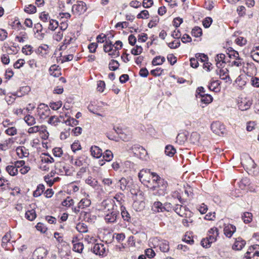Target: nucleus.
Returning <instances> with one entry per match:
<instances>
[{
	"mask_svg": "<svg viewBox=\"0 0 259 259\" xmlns=\"http://www.w3.org/2000/svg\"><path fill=\"white\" fill-rule=\"evenodd\" d=\"M167 183L164 179L159 180L156 184H154L150 189L154 191L153 194L157 196H163L167 193Z\"/></svg>",
	"mask_w": 259,
	"mask_h": 259,
	"instance_id": "obj_1",
	"label": "nucleus"
},
{
	"mask_svg": "<svg viewBox=\"0 0 259 259\" xmlns=\"http://www.w3.org/2000/svg\"><path fill=\"white\" fill-rule=\"evenodd\" d=\"M151 175V174L149 169H142L139 173V178L140 181L144 185L150 188L152 186L150 182Z\"/></svg>",
	"mask_w": 259,
	"mask_h": 259,
	"instance_id": "obj_2",
	"label": "nucleus"
},
{
	"mask_svg": "<svg viewBox=\"0 0 259 259\" xmlns=\"http://www.w3.org/2000/svg\"><path fill=\"white\" fill-rule=\"evenodd\" d=\"M37 114L41 119H45L51 114L49 106L45 104H40L37 108Z\"/></svg>",
	"mask_w": 259,
	"mask_h": 259,
	"instance_id": "obj_3",
	"label": "nucleus"
},
{
	"mask_svg": "<svg viewBox=\"0 0 259 259\" xmlns=\"http://www.w3.org/2000/svg\"><path fill=\"white\" fill-rule=\"evenodd\" d=\"M86 4L82 2H78L72 7V12L73 14L79 16L83 14L87 10Z\"/></svg>",
	"mask_w": 259,
	"mask_h": 259,
	"instance_id": "obj_4",
	"label": "nucleus"
},
{
	"mask_svg": "<svg viewBox=\"0 0 259 259\" xmlns=\"http://www.w3.org/2000/svg\"><path fill=\"white\" fill-rule=\"evenodd\" d=\"M211 129L214 133L219 136L224 134L225 132L224 125L219 121H214L211 123Z\"/></svg>",
	"mask_w": 259,
	"mask_h": 259,
	"instance_id": "obj_5",
	"label": "nucleus"
},
{
	"mask_svg": "<svg viewBox=\"0 0 259 259\" xmlns=\"http://www.w3.org/2000/svg\"><path fill=\"white\" fill-rule=\"evenodd\" d=\"M255 256H259V245L257 244L250 246L246 252L244 257L246 259H251Z\"/></svg>",
	"mask_w": 259,
	"mask_h": 259,
	"instance_id": "obj_6",
	"label": "nucleus"
},
{
	"mask_svg": "<svg viewBox=\"0 0 259 259\" xmlns=\"http://www.w3.org/2000/svg\"><path fill=\"white\" fill-rule=\"evenodd\" d=\"M48 250L44 247H39L36 249L33 253V256L35 259H45L47 254Z\"/></svg>",
	"mask_w": 259,
	"mask_h": 259,
	"instance_id": "obj_7",
	"label": "nucleus"
},
{
	"mask_svg": "<svg viewBox=\"0 0 259 259\" xmlns=\"http://www.w3.org/2000/svg\"><path fill=\"white\" fill-rule=\"evenodd\" d=\"M153 241L157 243L159 242L158 245L159 247L160 250L163 252H167L169 251V242L167 240H160L158 238L156 237L153 239Z\"/></svg>",
	"mask_w": 259,
	"mask_h": 259,
	"instance_id": "obj_8",
	"label": "nucleus"
},
{
	"mask_svg": "<svg viewBox=\"0 0 259 259\" xmlns=\"http://www.w3.org/2000/svg\"><path fill=\"white\" fill-rule=\"evenodd\" d=\"M11 235L10 233H7L2 238V246L6 250H11L12 246V243L10 242Z\"/></svg>",
	"mask_w": 259,
	"mask_h": 259,
	"instance_id": "obj_9",
	"label": "nucleus"
},
{
	"mask_svg": "<svg viewBox=\"0 0 259 259\" xmlns=\"http://www.w3.org/2000/svg\"><path fill=\"white\" fill-rule=\"evenodd\" d=\"M93 252L99 256H104L106 255V248L102 244H96L92 248Z\"/></svg>",
	"mask_w": 259,
	"mask_h": 259,
	"instance_id": "obj_10",
	"label": "nucleus"
},
{
	"mask_svg": "<svg viewBox=\"0 0 259 259\" xmlns=\"http://www.w3.org/2000/svg\"><path fill=\"white\" fill-rule=\"evenodd\" d=\"M221 79L225 81L226 82L231 84L232 79L228 74V70L227 69H221L219 72L217 73Z\"/></svg>",
	"mask_w": 259,
	"mask_h": 259,
	"instance_id": "obj_11",
	"label": "nucleus"
},
{
	"mask_svg": "<svg viewBox=\"0 0 259 259\" xmlns=\"http://www.w3.org/2000/svg\"><path fill=\"white\" fill-rule=\"evenodd\" d=\"M236 230V227L232 224L225 225L224 228V233L227 237L231 238Z\"/></svg>",
	"mask_w": 259,
	"mask_h": 259,
	"instance_id": "obj_12",
	"label": "nucleus"
},
{
	"mask_svg": "<svg viewBox=\"0 0 259 259\" xmlns=\"http://www.w3.org/2000/svg\"><path fill=\"white\" fill-rule=\"evenodd\" d=\"M119 139L122 141H127L128 138L123 131V130L119 129L118 128L117 130L114 128V140L118 141Z\"/></svg>",
	"mask_w": 259,
	"mask_h": 259,
	"instance_id": "obj_13",
	"label": "nucleus"
},
{
	"mask_svg": "<svg viewBox=\"0 0 259 259\" xmlns=\"http://www.w3.org/2000/svg\"><path fill=\"white\" fill-rule=\"evenodd\" d=\"M174 211L181 217H185L187 212L189 211L188 208L185 206L180 204H176L174 208Z\"/></svg>",
	"mask_w": 259,
	"mask_h": 259,
	"instance_id": "obj_14",
	"label": "nucleus"
},
{
	"mask_svg": "<svg viewBox=\"0 0 259 259\" xmlns=\"http://www.w3.org/2000/svg\"><path fill=\"white\" fill-rule=\"evenodd\" d=\"M218 235V229L217 228H212L208 231V237H207L206 238L208 239L210 243H212L217 240V238Z\"/></svg>",
	"mask_w": 259,
	"mask_h": 259,
	"instance_id": "obj_15",
	"label": "nucleus"
},
{
	"mask_svg": "<svg viewBox=\"0 0 259 259\" xmlns=\"http://www.w3.org/2000/svg\"><path fill=\"white\" fill-rule=\"evenodd\" d=\"M246 244V242L241 237H238L236 239L235 242L232 246V248L236 250H241Z\"/></svg>",
	"mask_w": 259,
	"mask_h": 259,
	"instance_id": "obj_16",
	"label": "nucleus"
},
{
	"mask_svg": "<svg viewBox=\"0 0 259 259\" xmlns=\"http://www.w3.org/2000/svg\"><path fill=\"white\" fill-rule=\"evenodd\" d=\"M166 209V207L160 201L154 202L152 206V210L155 213L164 212Z\"/></svg>",
	"mask_w": 259,
	"mask_h": 259,
	"instance_id": "obj_17",
	"label": "nucleus"
},
{
	"mask_svg": "<svg viewBox=\"0 0 259 259\" xmlns=\"http://www.w3.org/2000/svg\"><path fill=\"white\" fill-rule=\"evenodd\" d=\"M113 37V35L110 34L108 36V40H106L105 44L104 45V50L105 52L108 53L109 55H111L113 53L112 52L113 45L110 40V38Z\"/></svg>",
	"mask_w": 259,
	"mask_h": 259,
	"instance_id": "obj_18",
	"label": "nucleus"
},
{
	"mask_svg": "<svg viewBox=\"0 0 259 259\" xmlns=\"http://www.w3.org/2000/svg\"><path fill=\"white\" fill-rule=\"evenodd\" d=\"M59 66L53 65L50 67L49 72L51 75L54 77H59L61 74Z\"/></svg>",
	"mask_w": 259,
	"mask_h": 259,
	"instance_id": "obj_19",
	"label": "nucleus"
},
{
	"mask_svg": "<svg viewBox=\"0 0 259 259\" xmlns=\"http://www.w3.org/2000/svg\"><path fill=\"white\" fill-rule=\"evenodd\" d=\"M225 55L224 54H220L217 55L215 57V61L216 62V65L218 68L223 67L225 63Z\"/></svg>",
	"mask_w": 259,
	"mask_h": 259,
	"instance_id": "obj_20",
	"label": "nucleus"
},
{
	"mask_svg": "<svg viewBox=\"0 0 259 259\" xmlns=\"http://www.w3.org/2000/svg\"><path fill=\"white\" fill-rule=\"evenodd\" d=\"M59 170L62 173V175L70 176L72 174V171L70 169V166L64 163H60Z\"/></svg>",
	"mask_w": 259,
	"mask_h": 259,
	"instance_id": "obj_21",
	"label": "nucleus"
},
{
	"mask_svg": "<svg viewBox=\"0 0 259 259\" xmlns=\"http://www.w3.org/2000/svg\"><path fill=\"white\" fill-rule=\"evenodd\" d=\"M124 195L123 194L120 193V194H117L114 196V199L116 200V203L114 202V205H115L116 207H120L121 206H124V201L123 200Z\"/></svg>",
	"mask_w": 259,
	"mask_h": 259,
	"instance_id": "obj_22",
	"label": "nucleus"
},
{
	"mask_svg": "<svg viewBox=\"0 0 259 259\" xmlns=\"http://www.w3.org/2000/svg\"><path fill=\"white\" fill-rule=\"evenodd\" d=\"M92 155L96 158H99L102 154V151L98 147L94 146L91 148L90 150Z\"/></svg>",
	"mask_w": 259,
	"mask_h": 259,
	"instance_id": "obj_23",
	"label": "nucleus"
},
{
	"mask_svg": "<svg viewBox=\"0 0 259 259\" xmlns=\"http://www.w3.org/2000/svg\"><path fill=\"white\" fill-rule=\"evenodd\" d=\"M91 203V201L90 199L87 198H82L80 200L78 204V208L83 209L85 207H89Z\"/></svg>",
	"mask_w": 259,
	"mask_h": 259,
	"instance_id": "obj_24",
	"label": "nucleus"
},
{
	"mask_svg": "<svg viewBox=\"0 0 259 259\" xmlns=\"http://www.w3.org/2000/svg\"><path fill=\"white\" fill-rule=\"evenodd\" d=\"M39 18L40 20L44 23V25L47 26L48 23L51 20L48 13L45 12H41L39 15Z\"/></svg>",
	"mask_w": 259,
	"mask_h": 259,
	"instance_id": "obj_25",
	"label": "nucleus"
},
{
	"mask_svg": "<svg viewBox=\"0 0 259 259\" xmlns=\"http://www.w3.org/2000/svg\"><path fill=\"white\" fill-rule=\"evenodd\" d=\"M201 101L205 104L210 103L212 101V97L208 94H200Z\"/></svg>",
	"mask_w": 259,
	"mask_h": 259,
	"instance_id": "obj_26",
	"label": "nucleus"
},
{
	"mask_svg": "<svg viewBox=\"0 0 259 259\" xmlns=\"http://www.w3.org/2000/svg\"><path fill=\"white\" fill-rule=\"evenodd\" d=\"M176 152V150L172 145H167L165 148V153L166 155L172 157Z\"/></svg>",
	"mask_w": 259,
	"mask_h": 259,
	"instance_id": "obj_27",
	"label": "nucleus"
},
{
	"mask_svg": "<svg viewBox=\"0 0 259 259\" xmlns=\"http://www.w3.org/2000/svg\"><path fill=\"white\" fill-rule=\"evenodd\" d=\"M36 217L35 211L34 209L28 210L25 213V218L29 221H33Z\"/></svg>",
	"mask_w": 259,
	"mask_h": 259,
	"instance_id": "obj_28",
	"label": "nucleus"
},
{
	"mask_svg": "<svg viewBox=\"0 0 259 259\" xmlns=\"http://www.w3.org/2000/svg\"><path fill=\"white\" fill-rule=\"evenodd\" d=\"M45 186L42 184H39L36 189L33 192V196L35 197H37L41 195V194L44 192L45 190Z\"/></svg>",
	"mask_w": 259,
	"mask_h": 259,
	"instance_id": "obj_29",
	"label": "nucleus"
},
{
	"mask_svg": "<svg viewBox=\"0 0 259 259\" xmlns=\"http://www.w3.org/2000/svg\"><path fill=\"white\" fill-rule=\"evenodd\" d=\"M165 59L164 57L158 56L154 58L152 61L153 65H160L163 63Z\"/></svg>",
	"mask_w": 259,
	"mask_h": 259,
	"instance_id": "obj_30",
	"label": "nucleus"
},
{
	"mask_svg": "<svg viewBox=\"0 0 259 259\" xmlns=\"http://www.w3.org/2000/svg\"><path fill=\"white\" fill-rule=\"evenodd\" d=\"M24 120L29 126L33 125L36 123L35 118L30 115H26L24 118Z\"/></svg>",
	"mask_w": 259,
	"mask_h": 259,
	"instance_id": "obj_31",
	"label": "nucleus"
},
{
	"mask_svg": "<svg viewBox=\"0 0 259 259\" xmlns=\"http://www.w3.org/2000/svg\"><path fill=\"white\" fill-rule=\"evenodd\" d=\"M7 171L12 176H14L17 175L18 170L17 167L14 165H8L6 167Z\"/></svg>",
	"mask_w": 259,
	"mask_h": 259,
	"instance_id": "obj_32",
	"label": "nucleus"
},
{
	"mask_svg": "<svg viewBox=\"0 0 259 259\" xmlns=\"http://www.w3.org/2000/svg\"><path fill=\"white\" fill-rule=\"evenodd\" d=\"M242 219L245 224L249 223L252 221V214L250 212H245L243 213V214L242 215Z\"/></svg>",
	"mask_w": 259,
	"mask_h": 259,
	"instance_id": "obj_33",
	"label": "nucleus"
},
{
	"mask_svg": "<svg viewBox=\"0 0 259 259\" xmlns=\"http://www.w3.org/2000/svg\"><path fill=\"white\" fill-rule=\"evenodd\" d=\"M60 122V118L55 115L51 116L48 121V123L54 126H56Z\"/></svg>",
	"mask_w": 259,
	"mask_h": 259,
	"instance_id": "obj_34",
	"label": "nucleus"
},
{
	"mask_svg": "<svg viewBox=\"0 0 259 259\" xmlns=\"http://www.w3.org/2000/svg\"><path fill=\"white\" fill-rule=\"evenodd\" d=\"M119 209L121 211V214L122 215V218L125 221H128L130 219V214L126 210L125 207L123 206H121L119 207Z\"/></svg>",
	"mask_w": 259,
	"mask_h": 259,
	"instance_id": "obj_35",
	"label": "nucleus"
},
{
	"mask_svg": "<svg viewBox=\"0 0 259 259\" xmlns=\"http://www.w3.org/2000/svg\"><path fill=\"white\" fill-rule=\"evenodd\" d=\"M251 104V103L250 101H246L244 100L241 102V103L239 104V107L241 110H246L249 108Z\"/></svg>",
	"mask_w": 259,
	"mask_h": 259,
	"instance_id": "obj_36",
	"label": "nucleus"
},
{
	"mask_svg": "<svg viewBox=\"0 0 259 259\" xmlns=\"http://www.w3.org/2000/svg\"><path fill=\"white\" fill-rule=\"evenodd\" d=\"M58 26V22L55 20L51 19L49 22L48 28L51 30H55Z\"/></svg>",
	"mask_w": 259,
	"mask_h": 259,
	"instance_id": "obj_37",
	"label": "nucleus"
},
{
	"mask_svg": "<svg viewBox=\"0 0 259 259\" xmlns=\"http://www.w3.org/2000/svg\"><path fill=\"white\" fill-rule=\"evenodd\" d=\"M220 83L221 82L219 80L212 81L210 84L208 85V88L210 90L217 91L218 89L219 90L218 87L220 85Z\"/></svg>",
	"mask_w": 259,
	"mask_h": 259,
	"instance_id": "obj_38",
	"label": "nucleus"
},
{
	"mask_svg": "<svg viewBox=\"0 0 259 259\" xmlns=\"http://www.w3.org/2000/svg\"><path fill=\"white\" fill-rule=\"evenodd\" d=\"M76 230L80 233H86L88 232V228L83 223H78L76 226Z\"/></svg>",
	"mask_w": 259,
	"mask_h": 259,
	"instance_id": "obj_39",
	"label": "nucleus"
},
{
	"mask_svg": "<svg viewBox=\"0 0 259 259\" xmlns=\"http://www.w3.org/2000/svg\"><path fill=\"white\" fill-rule=\"evenodd\" d=\"M202 34V31L201 28L195 26L192 30V34L196 37L200 36Z\"/></svg>",
	"mask_w": 259,
	"mask_h": 259,
	"instance_id": "obj_40",
	"label": "nucleus"
},
{
	"mask_svg": "<svg viewBox=\"0 0 259 259\" xmlns=\"http://www.w3.org/2000/svg\"><path fill=\"white\" fill-rule=\"evenodd\" d=\"M27 34L25 32H22L20 33V35H17L15 37V41L19 42H23L27 39Z\"/></svg>",
	"mask_w": 259,
	"mask_h": 259,
	"instance_id": "obj_41",
	"label": "nucleus"
},
{
	"mask_svg": "<svg viewBox=\"0 0 259 259\" xmlns=\"http://www.w3.org/2000/svg\"><path fill=\"white\" fill-rule=\"evenodd\" d=\"M113 157V154L110 150H106L104 155H103V158L105 159L106 161H110L112 159V158Z\"/></svg>",
	"mask_w": 259,
	"mask_h": 259,
	"instance_id": "obj_42",
	"label": "nucleus"
},
{
	"mask_svg": "<svg viewBox=\"0 0 259 259\" xmlns=\"http://www.w3.org/2000/svg\"><path fill=\"white\" fill-rule=\"evenodd\" d=\"M230 63L232 66H235L237 67H239L243 64V59L240 57L236 58L234 59V60L230 61Z\"/></svg>",
	"mask_w": 259,
	"mask_h": 259,
	"instance_id": "obj_43",
	"label": "nucleus"
},
{
	"mask_svg": "<svg viewBox=\"0 0 259 259\" xmlns=\"http://www.w3.org/2000/svg\"><path fill=\"white\" fill-rule=\"evenodd\" d=\"M127 184V182L125 178H121L119 180L117 183V187H119L120 189L122 190H124Z\"/></svg>",
	"mask_w": 259,
	"mask_h": 259,
	"instance_id": "obj_44",
	"label": "nucleus"
},
{
	"mask_svg": "<svg viewBox=\"0 0 259 259\" xmlns=\"http://www.w3.org/2000/svg\"><path fill=\"white\" fill-rule=\"evenodd\" d=\"M83 249V245L82 243L78 242L73 244V250L77 252H81Z\"/></svg>",
	"mask_w": 259,
	"mask_h": 259,
	"instance_id": "obj_45",
	"label": "nucleus"
},
{
	"mask_svg": "<svg viewBox=\"0 0 259 259\" xmlns=\"http://www.w3.org/2000/svg\"><path fill=\"white\" fill-rule=\"evenodd\" d=\"M195 57L198 60V61H201V62L204 63L208 61L207 56L204 54H196Z\"/></svg>",
	"mask_w": 259,
	"mask_h": 259,
	"instance_id": "obj_46",
	"label": "nucleus"
},
{
	"mask_svg": "<svg viewBox=\"0 0 259 259\" xmlns=\"http://www.w3.org/2000/svg\"><path fill=\"white\" fill-rule=\"evenodd\" d=\"M143 52V48L141 46H136L135 48L131 50V53L134 55H138L141 54Z\"/></svg>",
	"mask_w": 259,
	"mask_h": 259,
	"instance_id": "obj_47",
	"label": "nucleus"
},
{
	"mask_svg": "<svg viewBox=\"0 0 259 259\" xmlns=\"http://www.w3.org/2000/svg\"><path fill=\"white\" fill-rule=\"evenodd\" d=\"M24 11L25 12L27 13L33 14L36 12V8L34 6L29 5L27 7H26V8L24 9Z\"/></svg>",
	"mask_w": 259,
	"mask_h": 259,
	"instance_id": "obj_48",
	"label": "nucleus"
},
{
	"mask_svg": "<svg viewBox=\"0 0 259 259\" xmlns=\"http://www.w3.org/2000/svg\"><path fill=\"white\" fill-rule=\"evenodd\" d=\"M228 56L231 59H235L236 58H239V53L235 50H229V52L227 53Z\"/></svg>",
	"mask_w": 259,
	"mask_h": 259,
	"instance_id": "obj_49",
	"label": "nucleus"
},
{
	"mask_svg": "<svg viewBox=\"0 0 259 259\" xmlns=\"http://www.w3.org/2000/svg\"><path fill=\"white\" fill-rule=\"evenodd\" d=\"M113 211L111 210L108 213L106 214L105 217V220L106 223H112L113 222Z\"/></svg>",
	"mask_w": 259,
	"mask_h": 259,
	"instance_id": "obj_50",
	"label": "nucleus"
},
{
	"mask_svg": "<svg viewBox=\"0 0 259 259\" xmlns=\"http://www.w3.org/2000/svg\"><path fill=\"white\" fill-rule=\"evenodd\" d=\"M39 128L40 130L38 132L44 134V135L42 136V138L44 139H47L49 136V133L47 130V127L45 125H41L39 126Z\"/></svg>",
	"mask_w": 259,
	"mask_h": 259,
	"instance_id": "obj_51",
	"label": "nucleus"
},
{
	"mask_svg": "<svg viewBox=\"0 0 259 259\" xmlns=\"http://www.w3.org/2000/svg\"><path fill=\"white\" fill-rule=\"evenodd\" d=\"M74 204V200L68 197L65 200H64L62 202V204L64 206H70L71 205Z\"/></svg>",
	"mask_w": 259,
	"mask_h": 259,
	"instance_id": "obj_52",
	"label": "nucleus"
},
{
	"mask_svg": "<svg viewBox=\"0 0 259 259\" xmlns=\"http://www.w3.org/2000/svg\"><path fill=\"white\" fill-rule=\"evenodd\" d=\"M65 122L69 125L74 126L78 124V121L74 118H68Z\"/></svg>",
	"mask_w": 259,
	"mask_h": 259,
	"instance_id": "obj_53",
	"label": "nucleus"
},
{
	"mask_svg": "<svg viewBox=\"0 0 259 259\" xmlns=\"http://www.w3.org/2000/svg\"><path fill=\"white\" fill-rule=\"evenodd\" d=\"M149 12L147 10H143L137 15L138 19H147L149 17Z\"/></svg>",
	"mask_w": 259,
	"mask_h": 259,
	"instance_id": "obj_54",
	"label": "nucleus"
},
{
	"mask_svg": "<svg viewBox=\"0 0 259 259\" xmlns=\"http://www.w3.org/2000/svg\"><path fill=\"white\" fill-rule=\"evenodd\" d=\"M180 44H181V43L179 39L175 40L167 44L168 46L170 49H173L178 48L180 46Z\"/></svg>",
	"mask_w": 259,
	"mask_h": 259,
	"instance_id": "obj_55",
	"label": "nucleus"
},
{
	"mask_svg": "<svg viewBox=\"0 0 259 259\" xmlns=\"http://www.w3.org/2000/svg\"><path fill=\"white\" fill-rule=\"evenodd\" d=\"M63 36V31L59 30V31L55 32L53 36V38L55 40L59 41L62 39Z\"/></svg>",
	"mask_w": 259,
	"mask_h": 259,
	"instance_id": "obj_56",
	"label": "nucleus"
},
{
	"mask_svg": "<svg viewBox=\"0 0 259 259\" xmlns=\"http://www.w3.org/2000/svg\"><path fill=\"white\" fill-rule=\"evenodd\" d=\"M85 162V159L83 157H79L77 159H75L74 163V165L77 166H81L83 165V163Z\"/></svg>",
	"mask_w": 259,
	"mask_h": 259,
	"instance_id": "obj_57",
	"label": "nucleus"
},
{
	"mask_svg": "<svg viewBox=\"0 0 259 259\" xmlns=\"http://www.w3.org/2000/svg\"><path fill=\"white\" fill-rule=\"evenodd\" d=\"M212 22V19L210 17H206L203 21V25L205 28H208Z\"/></svg>",
	"mask_w": 259,
	"mask_h": 259,
	"instance_id": "obj_58",
	"label": "nucleus"
},
{
	"mask_svg": "<svg viewBox=\"0 0 259 259\" xmlns=\"http://www.w3.org/2000/svg\"><path fill=\"white\" fill-rule=\"evenodd\" d=\"M133 207L136 211H140L144 207V203L142 201L139 204V202L135 201L133 203Z\"/></svg>",
	"mask_w": 259,
	"mask_h": 259,
	"instance_id": "obj_59",
	"label": "nucleus"
},
{
	"mask_svg": "<svg viewBox=\"0 0 259 259\" xmlns=\"http://www.w3.org/2000/svg\"><path fill=\"white\" fill-rule=\"evenodd\" d=\"M17 129L15 127H11L6 130L5 133L9 136H14L17 134Z\"/></svg>",
	"mask_w": 259,
	"mask_h": 259,
	"instance_id": "obj_60",
	"label": "nucleus"
},
{
	"mask_svg": "<svg viewBox=\"0 0 259 259\" xmlns=\"http://www.w3.org/2000/svg\"><path fill=\"white\" fill-rule=\"evenodd\" d=\"M53 154L55 156L60 157L63 154L62 150L60 147H56L53 150Z\"/></svg>",
	"mask_w": 259,
	"mask_h": 259,
	"instance_id": "obj_61",
	"label": "nucleus"
},
{
	"mask_svg": "<svg viewBox=\"0 0 259 259\" xmlns=\"http://www.w3.org/2000/svg\"><path fill=\"white\" fill-rule=\"evenodd\" d=\"M62 106L61 102H57L55 103H51L50 107L54 110H57L59 109Z\"/></svg>",
	"mask_w": 259,
	"mask_h": 259,
	"instance_id": "obj_62",
	"label": "nucleus"
},
{
	"mask_svg": "<svg viewBox=\"0 0 259 259\" xmlns=\"http://www.w3.org/2000/svg\"><path fill=\"white\" fill-rule=\"evenodd\" d=\"M105 87V83L104 81L99 80L97 82V90L100 92H103Z\"/></svg>",
	"mask_w": 259,
	"mask_h": 259,
	"instance_id": "obj_63",
	"label": "nucleus"
},
{
	"mask_svg": "<svg viewBox=\"0 0 259 259\" xmlns=\"http://www.w3.org/2000/svg\"><path fill=\"white\" fill-rule=\"evenodd\" d=\"M251 56L254 61L259 63V52L253 50L251 52Z\"/></svg>",
	"mask_w": 259,
	"mask_h": 259,
	"instance_id": "obj_64",
	"label": "nucleus"
}]
</instances>
